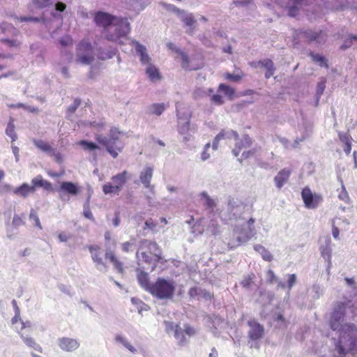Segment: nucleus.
Wrapping results in <instances>:
<instances>
[{
  "label": "nucleus",
  "mask_w": 357,
  "mask_h": 357,
  "mask_svg": "<svg viewBox=\"0 0 357 357\" xmlns=\"http://www.w3.org/2000/svg\"><path fill=\"white\" fill-rule=\"evenodd\" d=\"M350 303L349 300L344 302L337 301L334 305L329 322L332 330L340 329L339 340L335 349L341 356L357 352V328L351 324L341 325L345 317L346 309Z\"/></svg>",
  "instance_id": "nucleus-1"
},
{
  "label": "nucleus",
  "mask_w": 357,
  "mask_h": 357,
  "mask_svg": "<svg viewBox=\"0 0 357 357\" xmlns=\"http://www.w3.org/2000/svg\"><path fill=\"white\" fill-rule=\"evenodd\" d=\"M125 134L120 131L117 128L113 127L109 130L107 137L101 134L96 133L95 139L97 142L105 147L107 152L116 158L124 147L122 138Z\"/></svg>",
  "instance_id": "nucleus-2"
},
{
  "label": "nucleus",
  "mask_w": 357,
  "mask_h": 357,
  "mask_svg": "<svg viewBox=\"0 0 357 357\" xmlns=\"http://www.w3.org/2000/svg\"><path fill=\"white\" fill-rule=\"evenodd\" d=\"M130 31V24L126 19L116 17L113 22L105 31L106 39L118 43L119 45H123L122 38L127 39L126 35Z\"/></svg>",
  "instance_id": "nucleus-3"
},
{
  "label": "nucleus",
  "mask_w": 357,
  "mask_h": 357,
  "mask_svg": "<svg viewBox=\"0 0 357 357\" xmlns=\"http://www.w3.org/2000/svg\"><path fill=\"white\" fill-rule=\"evenodd\" d=\"M255 234V227L236 225L229 234L227 246L229 249L235 248L249 241Z\"/></svg>",
  "instance_id": "nucleus-4"
},
{
  "label": "nucleus",
  "mask_w": 357,
  "mask_h": 357,
  "mask_svg": "<svg viewBox=\"0 0 357 357\" xmlns=\"http://www.w3.org/2000/svg\"><path fill=\"white\" fill-rule=\"evenodd\" d=\"M20 31L11 24L7 22L0 23V41L9 47L18 48L22 40L17 37Z\"/></svg>",
  "instance_id": "nucleus-5"
},
{
  "label": "nucleus",
  "mask_w": 357,
  "mask_h": 357,
  "mask_svg": "<svg viewBox=\"0 0 357 357\" xmlns=\"http://www.w3.org/2000/svg\"><path fill=\"white\" fill-rule=\"evenodd\" d=\"M176 284L172 280L158 278L152 284L150 293L160 299L171 298L174 293Z\"/></svg>",
  "instance_id": "nucleus-6"
},
{
  "label": "nucleus",
  "mask_w": 357,
  "mask_h": 357,
  "mask_svg": "<svg viewBox=\"0 0 357 357\" xmlns=\"http://www.w3.org/2000/svg\"><path fill=\"white\" fill-rule=\"evenodd\" d=\"M7 16L10 18L15 20L16 22H38L42 21L43 23L47 28L48 31L51 33V29L53 28H56V29H59L62 24V17L61 15L56 13V12H53L52 13V17L50 19H46L43 17L42 19H39L38 17H17L15 14H7Z\"/></svg>",
  "instance_id": "nucleus-7"
},
{
  "label": "nucleus",
  "mask_w": 357,
  "mask_h": 357,
  "mask_svg": "<svg viewBox=\"0 0 357 357\" xmlns=\"http://www.w3.org/2000/svg\"><path fill=\"white\" fill-rule=\"evenodd\" d=\"M94 55L91 44L83 40L77 45L75 62L82 65H89L94 60Z\"/></svg>",
  "instance_id": "nucleus-8"
},
{
  "label": "nucleus",
  "mask_w": 357,
  "mask_h": 357,
  "mask_svg": "<svg viewBox=\"0 0 357 357\" xmlns=\"http://www.w3.org/2000/svg\"><path fill=\"white\" fill-rule=\"evenodd\" d=\"M167 47L169 50L173 51L176 54V59L181 61V65L183 68L188 70H195L201 68V63H195L192 59H190L188 55L178 48L172 43H167Z\"/></svg>",
  "instance_id": "nucleus-9"
},
{
  "label": "nucleus",
  "mask_w": 357,
  "mask_h": 357,
  "mask_svg": "<svg viewBox=\"0 0 357 357\" xmlns=\"http://www.w3.org/2000/svg\"><path fill=\"white\" fill-rule=\"evenodd\" d=\"M301 197L305 208H317L323 202V197L318 193H313L309 187H305L301 191Z\"/></svg>",
  "instance_id": "nucleus-10"
},
{
  "label": "nucleus",
  "mask_w": 357,
  "mask_h": 357,
  "mask_svg": "<svg viewBox=\"0 0 357 357\" xmlns=\"http://www.w3.org/2000/svg\"><path fill=\"white\" fill-rule=\"evenodd\" d=\"M301 37H303L305 38V41L307 43H312L314 41L321 43L325 40L326 35L322 31L315 32L310 29L305 31L298 30L295 31L294 40L296 41V43H298L296 40Z\"/></svg>",
  "instance_id": "nucleus-11"
},
{
  "label": "nucleus",
  "mask_w": 357,
  "mask_h": 357,
  "mask_svg": "<svg viewBox=\"0 0 357 357\" xmlns=\"http://www.w3.org/2000/svg\"><path fill=\"white\" fill-rule=\"evenodd\" d=\"M178 119V132L183 136V141L185 142H189L192 137V129L190 128L188 115L183 118L177 112Z\"/></svg>",
  "instance_id": "nucleus-12"
},
{
  "label": "nucleus",
  "mask_w": 357,
  "mask_h": 357,
  "mask_svg": "<svg viewBox=\"0 0 357 357\" xmlns=\"http://www.w3.org/2000/svg\"><path fill=\"white\" fill-rule=\"evenodd\" d=\"M250 66L254 68H265V77L266 79L271 77L274 75L276 70L273 61L270 59H265L258 61H252L250 63Z\"/></svg>",
  "instance_id": "nucleus-13"
},
{
  "label": "nucleus",
  "mask_w": 357,
  "mask_h": 357,
  "mask_svg": "<svg viewBox=\"0 0 357 357\" xmlns=\"http://www.w3.org/2000/svg\"><path fill=\"white\" fill-rule=\"evenodd\" d=\"M169 9L172 11L176 13L181 20L185 23V24L189 27V29L187 31L188 33H192L196 24V20L194 18L193 15L190 13H186L183 10H180L178 8H176L173 6H169Z\"/></svg>",
  "instance_id": "nucleus-14"
},
{
  "label": "nucleus",
  "mask_w": 357,
  "mask_h": 357,
  "mask_svg": "<svg viewBox=\"0 0 357 357\" xmlns=\"http://www.w3.org/2000/svg\"><path fill=\"white\" fill-rule=\"evenodd\" d=\"M250 331L248 332L249 337L252 340H257L262 337L264 335V327L256 321L255 319L248 321Z\"/></svg>",
  "instance_id": "nucleus-15"
},
{
  "label": "nucleus",
  "mask_w": 357,
  "mask_h": 357,
  "mask_svg": "<svg viewBox=\"0 0 357 357\" xmlns=\"http://www.w3.org/2000/svg\"><path fill=\"white\" fill-rule=\"evenodd\" d=\"M57 191L59 194L60 198L63 199L65 194H68L73 196L77 195L79 192V188L77 184L69 181H65L61 183Z\"/></svg>",
  "instance_id": "nucleus-16"
},
{
  "label": "nucleus",
  "mask_w": 357,
  "mask_h": 357,
  "mask_svg": "<svg viewBox=\"0 0 357 357\" xmlns=\"http://www.w3.org/2000/svg\"><path fill=\"white\" fill-rule=\"evenodd\" d=\"M153 168L152 167H145L139 174V180L146 188L150 190L151 192H153L154 186L151 184V181L153 176Z\"/></svg>",
  "instance_id": "nucleus-17"
},
{
  "label": "nucleus",
  "mask_w": 357,
  "mask_h": 357,
  "mask_svg": "<svg viewBox=\"0 0 357 357\" xmlns=\"http://www.w3.org/2000/svg\"><path fill=\"white\" fill-rule=\"evenodd\" d=\"M58 345L63 351L72 352L79 347V343L76 339L61 337L58 340Z\"/></svg>",
  "instance_id": "nucleus-18"
},
{
  "label": "nucleus",
  "mask_w": 357,
  "mask_h": 357,
  "mask_svg": "<svg viewBox=\"0 0 357 357\" xmlns=\"http://www.w3.org/2000/svg\"><path fill=\"white\" fill-rule=\"evenodd\" d=\"M89 250L91 254L93 261L96 264L98 269L101 271H105L107 270V266L101 257L100 248L97 245H91L89 247Z\"/></svg>",
  "instance_id": "nucleus-19"
},
{
  "label": "nucleus",
  "mask_w": 357,
  "mask_h": 357,
  "mask_svg": "<svg viewBox=\"0 0 357 357\" xmlns=\"http://www.w3.org/2000/svg\"><path fill=\"white\" fill-rule=\"evenodd\" d=\"M139 250H148L150 253L153 255L155 260L158 259L160 255V251L157 243L146 239L140 241Z\"/></svg>",
  "instance_id": "nucleus-20"
},
{
  "label": "nucleus",
  "mask_w": 357,
  "mask_h": 357,
  "mask_svg": "<svg viewBox=\"0 0 357 357\" xmlns=\"http://www.w3.org/2000/svg\"><path fill=\"white\" fill-rule=\"evenodd\" d=\"M195 334V329L186 325L185 326V328L183 330L179 327L178 331H175V334L174 335V337L176 338L179 344H183L187 341L185 335H188V336H192Z\"/></svg>",
  "instance_id": "nucleus-21"
},
{
  "label": "nucleus",
  "mask_w": 357,
  "mask_h": 357,
  "mask_svg": "<svg viewBox=\"0 0 357 357\" xmlns=\"http://www.w3.org/2000/svg\"><path fill=\"white\" fill-rule=\"evenodd\" d=\"M116 18L107 13L99 12L96 15L95 22L98 25L103 26L105 31Z\"/></svg>",
  "instance_id": "nucleus-22"
},
{
  "label": "nucleus",
  "mask_w": 357,
  "mask_h": 357,
  "mask_svg": "<svg viewBox=\"0 0 357 357\" xmlns=\"http://www.w3.org/2000/svg\"><path fill=\"white\" fill-rule=\"evenodd\" d=\"M291 170L287 168L281 169L274 178L275 185L280 189L289 180Z\"/></svg>",
  "instance_id": "nucleus-23"
},
{
  "label": "nucleus",
  "mask_w": 357,
  "mask_h": 357,
  "mask_svg": "<svg viewBox=\"0 0 357 357\" xmlns=\"http://www.w3.org/2000/svg\"><path fill=\"white\" fill-rule=\"evenodd\" d=\"M34 192L35 189L33 185L31 184L30 185L26 183L13 190L14 195L22 197H26L29 194L33 193Z\"/></svg>",
  "instance_id": "nucleus-24"
},
{
  "label": "nucleus",
  "mask_w": 357,
  "mask_h": 357,
  "mask_svg": "<svg viewBox=\"0 0 357 357\" xmlns=\"http://www.w3.org/2000/svg\"><path fill=\"white\" fill-rule=\"evenodd\" d=\"M130 178V174L127 171H123L112 177V181L121 191L124 184Z\"/></svg>",
  "instance_id": "nucleus-25"
},
{
  "label": "nucleus",
  "mask_w": 357,
  "mask_h": 357,
  "mask_svg": "<svg viewBox=\"0 0 357 357\" xmlns=\"http://www.w3.org/2000/svg\"><path fill=\"white\" fill-rule=\"evenodd\" d=\"M146 66L145 72L149 79L153 82H159L161 79V75L158 69L151 63H149Z\"/></svg>",
  "instance_id": "nucleus-26"
},
{
  "label": "nucleus",
  "mask_w": 357,
  "mask_h": 357,
  "mask_svg": "<svg viewBox=\"0 0 357 357\" xmlns=\"http://www.w3.org/2000/svg\"><path fill=\"white\" fill-rule=\"evenodd\" d=\"M168 106L169 104L165 102L153 103L148 107L147 112L149 114L160 116Z\"/></svg>",
  "instance_id": "nucleus-27"
},
{
  "label": "nucleus",
  "mask_w": 357,
  "mask_h": 357,
  "mask_svg": "<svg viewBox=\"0 0 357 357\" xmlns=\"http://www.w3.org/2000/svg\"><path fill=\"white\" fill-rule=\"evenodd\" d=\"M78 127H86L90 126L93 128L97 132H101L105 127V122L103 120L98 121H79L77 122Z\"/></svg>",
  "instance_id": "nucleus-28"
},
{
  "label": "nucleus",
  "mask_w": 357,
  "mask_h": 357,
  "mask_svg": "<svg viewBox=\"0 0 357 357\" xmlns=\"http://www.w3.org/2000/svg\"><path fill=\"white\" fill-rule=\"evenodd\" d=\"M223 90V83L219 84L218 90L216 93H213V90L208 89V97L211 102L217 105H220L222 103V97L220 93Z\"/></svg>",
  "instance_id": "nucleus-29"
},
{
  "label": "nucleus",
  "mask_w": 357,
  "mask_h": 357,
  "mask_svg": "<svg viewBox=\"0 0 357 357\" xmlns=\"http://www.w3.org/2000/svg\"><path fill=\"white\" fill-rule=\"evenodd\" d=\"M20 336L24 343L29 347L40 352L43 353L42 347L36 342V340L29 335H24L23 333H20Z\"/></svg>",
  "instance_id": "nucleus-30"
},
{
  "label": "nucleus",
  "mask_w": 357,
  "mask_h": 357,
  "mask_svg": "<svg viewBox=\"0 0 357 357\" xmlns=\"http://www.w3.org/2000/svg\"><path fill=\"white\" fill-rule=\"evenodd\" d=\"M251 144V139L248 135L244 136L243 138L236 144V148L233 150L234 155L238 156L243 149L248 148Z\"/></svg>",
  "instance_id": "nucleus-31"
},
{
  "label": "nucleus",
  "mask_w": 357,
  "mask_h": 357,
  "mask_svg": "<svg viewBox=\"0 0 357 357\" xmlns=\"http://www.w3.org/2000/svg\"><path fill=\"white\" fill-rule=\"evenodd\" d=\"M137 280L142 288L151 291L152 284L149 283L148 274L144 271H138Z\"/></svg>",
  "instance_id": "nucleus-32"
},
{
  "label": "nucleus",
  "mask_w": 357,
  "mask_h": 357,
  "mask_svg": "<svg viewBox=\"0 0 357 357\" xmlns=\"http://www.w3.org/2000/svg\"><path fill=\"white\" fill-rule=\"evenodd\" d=\"M31 184L33 185L34 189L36 188H43L47 190H50L52 189V184L47 180L43 178L41 176H37L31 180Z\"/></svg>",
  "instance_id": "nucleus-33"
},
{
  "label": "nucleus",
  "mask_w": 357,
  "mask_h": 357,
  "mask_svg": "<svg viewBox=\"0 0 357 357\" xmlns=\"http://www.w3.org/2000/svg\"><path fill=\"white\" fill-rule=\"evenodd\" d=\"M33 142L34 145L40 151L47 153L48 155H50L51 153H53L54 149L48 142H45L41 139H33Z\"/></svg>",
  "instance_id": "nucleus-34"
},
{
  "label": "nucleus",
  "mask_w": 357,
  "mask_h": 357,
  "mask_svg": "<svg viewBox=\"0 0 357 357\" xmlns=\"http://www.w3.org/2000/svg\"><path fill=\"white\" fill-rule=\"evenodd\" d=\"M254 249L261 255L264 261H271L273 259L272 254L263 245L260 244L255 245Z\"/></svg>",
  "instance_id": "nucleus-35"
},
{
  "label": "nucleus",
  "mask_w": 357,
  "mask_h": 357,
  "mask_svg": "<svg viewBox=\"0 0 357 357\" xmlns=\"http://www.w3.org/2000/svg\"><path fill=\"white\" fill-rule=\"evenodd\" d=\"M292 1L295 5L289 7V15L291 17H295L298 14V6L306 5L310 2V0H289Z\"/></svg>",
  "instance_id": "nucleus-36"
},
{
  "label": "nucleus",
  "mask_w": 357,
  "mask_h": 357,
  "mask_svg": "<svg viewBox=\"0 0 357 357\" xmlns=\"http://www.w3.org/2000/svg\"><path fill=\"white\" fill-rule=\"evenodd\" d=\"M309 54L312 57L314 62L318 63L321 67L328 68V61L324 56L319 54H314L312 52H310Z\"/></svg>",
  "instance_id": "nucleus-37"
},
{
  "label": "nucleus",
  "mask_w": 357,
  "mask_h": 357,
  "mask_svg": "<svg viewBox=\"0 0 357 357\" xmlns=\"http://www.w3.org/2000/svg\"><path fill=\"white\" fill-rule=\"evenodd\" d=\"M6 134L11 138L12 142L17 140V136L15 130L13 119H10L6 129Z\"/></svg>",
  "instance_id": "nucleus-38"
},
{
  "label": "nucleus",
  "mask_w": 357,
  "mask_h": 357,
  "mask_svg": "<svg viewBox=\"0 0 357 357\" xmlns=\"http://www.w3.org/2000/svg\"><path fill=\"white\" fill-rule=\"evenodd\" d=\"M78 144L82 146L84 151H94L100 149L97 144L87 140H81Z\"/></svg>",
  "instance_id": "nucleus-39"
},
{
  "label": "nucleus",
  "mask_w": 357,
  "mask_h": 357,
  "mask_svg": "<svg viewBox=\"0 0 357 357\" xmlns=\"http://www.w3.org/2000/svg\"><path fill=\"white\" fill-rule=\"evenodd\" d=\"M102 191L105 194L119 195L120 190L114 183H107L102 186Z\"/></svg>",
  "instance_id": "nucleus-40"
},
{
  "label": "nucleus",
  "mask_w": 357,
  "mask_h": 357,
  "mask_svg": "<svg viewBox=\"0 0 357 357\" xmlns=\"http://www.w3.org/2000/svg\"><path fill=\"white\" fill-rule=\"evenodd\" d=\"M200 200L203 204L208 208H213L215 206V202L211 199L206 192H202L199 195Z\"/></svg>",
  "instance_id": "nucleus-41"
},
{
  "label": "nucleus",
  "mask_w": 357,
  "mask_h": 357,
  "mask_svg": "<svg viewBox=\"0 0 357 357\" xmlns=\"http://www.w3.org/2000/svg\"><path fill=\"white\" fill-rule=\"evenodd\" d=\"M255 275L253 273H251L246 275L240 282L241 285L243 288H249L254 282Z\"/></svg>",
  "instance_id": "nucleus-42"
},
{
  "label": "nucleus",
  "mask_w": 357,
  "mask_h": 357,
  "mask_svg": "<svg viewBox=\"0 0 357 357\" xmlns=\"http://www.w3.org/2000/svg\"><path fill=\"white\" fill-rule=\"evenodd\" d=\"M116 54V50L115 49H112L110 50H102L100 51L98 57L102 60H106L109 59H112Z\"/></svg>",
  "instance_id": "nucleus-43"
},
{
  "label": "nucleus",
  "mask_w": 357,
  "mask_h": 357,
  "mask_svg": "<svg viewBox=\"0 0 357 357\" xmlns=\"http://www.w3.org/2000/svg\"><path fill=\"white\" fill-rule=\"evenodd\" d=\"M131 45L135 47L137 54L140 56L144 54L147 50L146 47L135 40H130Z\"/></svg>",
  "instance_id": "nucleus-44"
},
{
  "label": "nucleus",
  "mask_w": 357,
  "mask_h": 357,
  "mask_svg": "<svg viewBox=\"0 0 357 357\" xmlns=\"http://www.w3.org/2000/svg\"><path fill=\"white\" fill-rule=\"evenodd\" d=\"M165 329L167 333L172 334L173 335L175 334V331H178L179 326L178 324H174L173 322L170 321H165Z\"/></svg>",
  "instance_id": "nucleus-45"
},
{
  "label": "nucleus",
  "mask_w": 357,
  "mask_h": 357,
  "mask_svg": "<svg viewBox=\"0 0 357 357\" xmlns=\"http://www.w3.org/2000/svg\"><path fill=\"white\" fill-rule=\"evenodd\" d=\"M33 5L37 8H43L52 3V0H32Z\"/></svg>",
  "instance_id": "nucleus-46"
},
{
  "label": "nucleus",
  "mask_w": 357,
  "mask_h": 357,
  "mask_svg": "<svg viewBox=\"0 0 357 357\" xmlns=\"http://www.w3.org/2000/svg\"><path fill=\"white\" fill-rule=\"evenodd\" d=\"M136 257L139 261H142L146 263H149L152 259L151 256L146 254L145 251H142L141 252L137 251L136 253Z\"/></svg>",
  "instance_id": "nucleus-47"
},
{
  "label": "nucleus",
  "mask_w": 357,
  "mask_h": 357,
  "mask_svg": "<svg viewBox=\"0 0 357 357\" xmlns=\"http://www.w3.org/2000/svg\"><path fill=\"white\" fill-rule=\"evenodd\" d=\"M29 219L34 222L35 225L38 228H39L40 229H43L42 225H41L40 222V220H39V218H38V216L37 215L36 211L34 209H31V210L30 214H29Z\"/></svg>",
  "instance_id": "nucleus-48"
},
{
  "label": "nucleus",
  "mask_w": 357,
  "mask_h": 357,
  "mask_svg": "<svg viewBox=\"0 0 357 357\" xmlns=\"http://www.w3.org/2000/svg\"><path fill=\"white\" fill-rule=\"evenodd\" d=\"M210 148H211V144L209 143L206 144L204 146V150L201 153V159L202 161H206V160H208L210 158L211 154L208 152Z\"/></svg>",
  "instance_id": "nucleus-49"
},
{
  "label": "nucleus",
  "mask_w": 357,
  "mask_h": 357,
  "mask_svg": "<svg viewBox=\"0 0 357 357\" xmlns=\"http://www.w3.org/2000/svg\"><path fill=\"white\" fill-rule=\"evenodd\" d=\"M131 301L132 303L134 304H139V306H138V311H139V313H142V310H145V311H147L149 310V307L147 305L144 304V303H142V301H139L138 299H136L135 298H132L131 299Z\"/></svg>",
  "instance_id": "nucleus-50"
},
{
  "label": "nucleus",
  "mask_w": 357,
  "mask_h": 357,
  "mask_svg": "<svg viewBox=\"0 0 357 357\" xmlns=\"http://www.w3.org/2000/svg\"><path fill=\"white\" fill-rule=\"evenodd\" d=\"M257 153L256 149H252L251 150L243 151L241 155V158L240 159L241 161L243 160L248 159L251 157H253Z\"/></svg>",
  "instance_id": "nucleus-51"
},
{
  "label": "nucleus",
  "mask_w": 357,
  "mask_h": 357,
  "mask_svg": "<svg viewBox=\"0 0 357 357\" xmlns=\"http://www.w3.org/2000/svg\"><path fill=\"white\" fill-rule=\"evenodd\" d=\"M225 77L231 82H239L242 78V73L241 72L240 74H231V73H226Z\"/></svg>",
  "instance_id": "nucleus-52"
},
{
  "label": "nucleus",
  "mask_w": 357,
  "mask_h": 357,
  "mask_svg": "<svg viewBox=\"0 0 357 357\" xmlns=\"http://www.w3.org/2000/svg\"><path fill=\"white\" fill-rule=\"evenodd\" d=\"M135 238H133L131 239L130 241L123 243L121 245L123 251L125 252H128L130 250H131V248L135 244Z\"/></svg>",
  "instance_id": "nucleus-53"
},
{
  "label": "nucleus",
  "mask_w": 357,
  "mask_h": 357,
  "mask_svg": "<svg viewBox=\"0 0 357 357\" xmlns=\"http://www.w3.org/2000/svg\"><path fill=\"white\" fill-rule=\"evenodd\" d=\"M139 59H140L141 63L144 66H146V65L151 63V59L149 56V55L148 54L147 51L144 54H142L139 56Z\"/></svg>",
  "instance_id": "nucleus-54"
},
{
  "label": "nucleus",
  "mask_w": 357,
  "mask_h": 357,
  "mask_svg": "<svg viewBox=\"0 0 357 357\" xmlns=\"http://www.w3.org/2000/svg\"><path fill=\"white\" fill-rule=\"evenodd\" d=\"M267 274V281L270 284H273L277 281V278L272 270H268L266 273Z\"/></svg>",
  "instance_id": "nucleus-55"
},
{
  "label": "nucleus",
  "mask_w": 357,
  "mask_h": 357,
  "mask_svg": "<svg viewBox=\"0 0 357 357\" xmlns=\"http://www.w3.org/2000/svg\"><path fill=\"white\" fill-rule=\"evenodd\" d=\"M195 98H202L204 96H208V89L207 90H204L202 89H198L195 91Z\"/></svg>",
  "instance_id": "nucleus-56"
},
{
  "label": "nucleus",
  "mask_w": 357,
  "mask_h": 357,
  "mask_svg": "<svg viewBox=\"0 0 357 357\" xmlns=\"http://www.w3.org/2000/svg\"><path fill=\"white\" fill-rule=\"evenodd\" d=\"M114 340L116 343L122 344L123 347L127 343L128 340L122 335H116L114 337Z\"/></svg>",
  "instance_id": "nucleus-57"
},
{
  "label": "nucleus",
  "mask_w": 357,
  "mask_h": 357,
  "mask_svg": "<svg viewBox=\"0 0 357 357\" xmlns=\"http://www.w3.org/2000/svg\"><path fill=\"white\" fill-rule=\"evenodd\" d=\"M50 155L54 156L55 158V160L59 163H61L63 160V157L62 154L60 153L59 152H57L55 149H54L53 153H51V154Z\"/></svg>",
  "instance_id": "nucleus-58"
},
{
  "label": "nucleus",
  "mask_w": 357,
  "mask_h": 357,
  "mask_svg": "<svg viewBox=\"0 0 357 357\" xmlns=\"http://www.w3.org/2000/svg\"><path fill=\"white\" fill-rule=\"evenodd\" d=\"M114 264V268L119 273H123V264L117 259V258L112 262Z\"/></svg>",
  "instance_id": "nucleus-59"
},
{
  "label": "nucleus",
  "mask_w": 357,
  "mask_h": 357,
  "mask_svg": "<svg viewBox=\"0 0 357 357\" xmlns=\"http://www.w3.org/2000/svg\"><path fill=\"white\" fill-rule=\"evenodd\" d=\"M201 288L192 287L189 290V295L192 298H197L198 299L199 294L200 293Z\"/></svg>",
  "instance_id": "nucleus-60"
},
{
  "label": "nucleus",
  "mask_w": 357,
  "mask_h": 357,
  "mask_svg": "<svg viewBox=\"0 0 357 357\" xmlns=\"http://www.w3.org/2000/svg\"><path fill=\"white\" fill-rule=\"evenodd\" d=\"M14 188L9 184L5 183L1 185H0V192L4 193V192H12Z\"/></svg>",
  "instance_id": "nucleus-61"
},
{
  "label": "nucleus",
  "mask_w": 357,
  "mask_h": 357,
  "mask_svg": "<svg viewBox=\"0 0 357 357\" xmlns=\"http://www.w3.org/2000/svg\"><path fill=\"white\" fill-rule=\"evenodd\" d=\"M235 91L234 89L225 85V96H228L229 98H233L234 96Z\"/></svg>",
  "instance_id": "nucleus-62"
},
{
  "label": "nucleus",
  "mask_w": 357,
  "mask_h": 357,
  "mask_svg": "<svg viewBox=\"0 0 357 357\" xmlns=\"http://www.w3.org/2000/svg\"><path fill=\"white\" fill-rule=\"evenodd\" d=\"M340 141L344 144H346L350 142H351V137L349 134H340L339 135Z\"/></svg>",
  "instance_id": "nucleus-63"
},
{
  "label": "nucleus",
  "mask_w": 357,
  "mask_h": 357,
  "mask_svg": "<svg viewBox=\"0 0 357 357\" xmlns=\"http://www.w3.org/2000/svg\"><path fill=\"white\" fill-rule=\"evenodd\" d=\"M296 281V276L295 274H291L289 275V278L287 280L288 288L291 289L292 287L294 285Z\"/></svg>",
  "instance_id": "nucleus-64"
}]
</instances>
